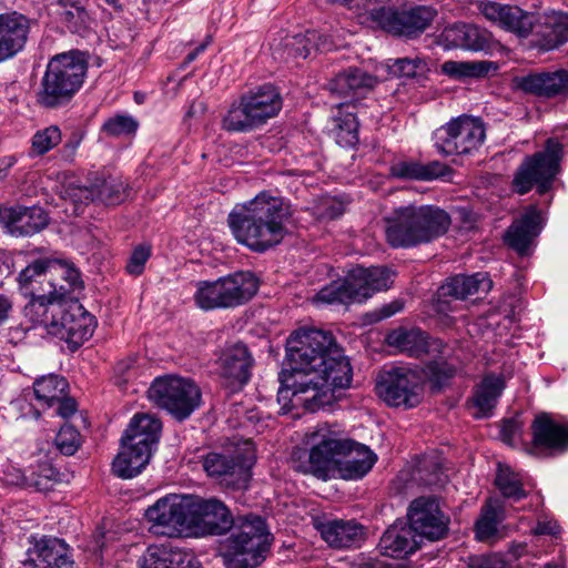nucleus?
<instances>
[{"label":"nucleus","mask_w":568,"mask_h":568,"mask_svg":"<svg viewBox=\"0 0 568 568\" xmlns=\"http://www.w3.org/2000/svg\"><path fill=\"white\" fill-rule=\"evenodd\" d=\"M291 215V205L283 197L261 192L234 209L229 214L227 223L240 244L263 253L284 240L288 233L285 223Z\"/></svg>","instance_id":"nucleus-1"},{"label":"nucleus","mask_w":568,"mask_h":568,"mask_svg":"<svg viewBox=\"0 0 568 568\" xmlns=\"http://www.w3.org/2000/svg\"><path fill=\"white\" fill-rule=\"evenodd\" d=\"M352 382V367L336 344L329 349L324 359L320 361L318 372H312L306 379H285V389H280V396L292 392V404L302 405L310 412H315L335 399V390L347 388Z\"/></svg>","instance_id":"nucleus-2"},{"label":"nucleus","mask_w":568,"mask_h":568,"mask_svg":"<svg viewBox=\"0 0 568 568\" xmlns=\"http://www.w3.org/2000/svg\"><path fill=\"white\" fill-rule=\"evenodd\" d=\"M386 221V240L392 247L409 248L439 239L450 227L449 214L436 205L408 204L396 207Z\"/></svg>","instance_id":"nucleus-3"},{"label":"nucleus","mask_w":568,"mask_h":568,"mask_svg":"<svg viewBox=\"0 0 568 568\" xmlns=\"http://www.w3.org/2000/svg\"><path fill=\"white\" fill-rule=\"evenodd\" d=\"M230 531L219 546L226 568H256L266 559L274 537L261 516L237 517Z\"/></svg>","instance_id":"nucleus-4"},{"label":"nucleus","mask_w":568,"mask_h":568,"mask_svg":"<svg viewBox=\"0 0 568 568\" xmlns=\"http://www.w3.org/2000/svg\"><path fill=\"white\" fill-rule=\"evenodd\" d=\"M88 71L84 54L69 51L53 57L36 92V102L43 109H60L70 103L81 89Z\"/></svg>","instance_id":"nucleus-5"},{"label":"nucleus","mask_w":568,"mask_h":568,"mask_svg":"<svg viewBox=\"0 0 568 568\" xmlns=\"http://www.w3.org/2000/svg\"><path fill=\"white\" fill-rule=\"evenodd\" d=\"M278 90L267 83L250 90L235 100L223 115L221 126L231 133H245L264 125L282 109Z\"/></svg>","instance_id":"nucleus-6"},{"label":"nucleus","mask_w":568,"mask_h":568,"mask_svg":"<svg viewBox=\"0 0 568 568\" xmlns=\"http://www.w3.org/2000/svg\"><path fill=\"white\" fill-rule=\"evenodd\" d=\"M335 341L331 333L317 328H300L293 332L286 342V368L281 373V382L285 388V379L303 381L312 372H318L320 361L324 359Z\"/></svg>","instance_id":"nucleus-7"},{"label":"nucleus","mask_w":568,"mask_h":568,"mask_svg":"<svg viewBox=\"0 0 568 568\" xmlns=\"http://www.w3.org/2000/svg\"><path fill=\"white\" fill-rule=\"evenodd\" d=\"M343 440L344 437L327 424L318 425L315 430L307 434L311 449L295 448L292 452V468L322 480L334 478Z\"/></svg>","instance_id":"nucleus-8"},{"label":"nucleus","mask_w":568,"mask_h":568,"mask_svg":"<svg viewBox=\"0 0 568 568\" xmlns=\"http://www.w3.org/2000/svg\"><path fill=\"white\" fill-rule=\"evenodd\" d=\"M393 276L394 273L386 266L356 267L343 280L323 287L316 294V300L326 304L363 303L375 292L387 290L393 283Z\"/></svg>","instance_id":"nucleus-9"},{"label":"nucleus","mask_w":568,"mask_h":568,"mask_svg":"<svg viewBox=\"0 0 568 568\" xmlns=\"http://www.w3.org/2000/svg\"><path fill=\"white\" fill-rule=\"evenodd\" d=\"M258 281L251 272H236L216 281L197 283L196 305L204 311L234 308L247 303L257 292Z\"/></svg>","instance_id":"nucleus-10"},{"label":"nucleus","mask_w":568,"mask_h":568,"mask_svg":"<svg viewBox=\"0 0 568 568\" xmlns=\"http://www.w3.org/2000/svg\"><path fill=\"white\" fill-rule=\"evenodd\" d=\"M255 456L252 443L210 452L202 456V467L220 485L236 490L247 489Z\"/></svg>","instance_id":"nucleus-11"},{"label":"nucleus","mask_w":568,"mask_h":568,"mask_svg":"<svg viewBox=\"0 0 568 568\" xmlns=\"http://www.w3.org/2000/svg\"><path fill=\"white\" fill-rule=\"evenodd\" d=\"M562 144L554 138L546 141L545 149L528 155L518 166L513 187L519 194L528 193L532 187L539 194L547 193L560 170Z\"/></svg>","instance_id":"nucleus-12"},{"label":"nucleus","mask_w":568,"mask_h":568,"mask_svg":"<svg viewBox=\"0 0 568 568\" xmlns=\"http://www.w3.org/2000/svg\"><path fill=\"white\" fill-rule=\"evenodd\" d=\"M148 396L154 405L180 422L189 418L202 404V393L195 382L176 375L155 378Z\"/></svg>","instance_id":"nucleus-13"},{"label":"nucleus","mask_w":568,"mask_h":568,"mask_svg":"<svg viewBox=\"0 0 568 568\" xmlns=\"http://www.w3.org/2000/svg\"><path fill=\"white\" fill-rule=\"evenodd\" d=\"M423 389V376L405 366L385 368L376 377V394L388 406L416 407L422 402Z\"/></svg>","instance_id":"nucleus-14"},{"label":"nucleus","mask_w":568,"mask_h":568,"mask_svg":"<svg viewBox=\"0 0 568 568\" xmlns=\"http://www.w3.org/2000/svg\"><path fill=\"white\" fill-rule=\"evenodd\" d=\"M486 130L480 119L462 115L438 128L434 134L436 150L445 155L469 154L485 141Z\"/></svg>","instance_id":"nucleus-15"},{"label":"nucleus","mask_w":568,"mask_h":568,"mask_svg":"<svg viewBox=\"0 0 568 568\" xmlns=\"http://www.w3.org/2000/svg\"><path fill=\"white\" fill-rule=\"evenodd\" d=\"M191 495H168L158 499L145 511L150 530L160 536L178 537L191 529Z\"/></svg>","instance_id":"nucleus-16"},{"label":"nucleus","mask_w":568,"mask_h":568,"mask_svg":"<svg viewBox=\"0 0 568 568\" xmlns=\"http://www.w3.org/2000/svg\"><path fill=\"white\" fill-rule=\"evenodd\" d=\"M55 310L57 322L52 325V335L65 341L74 352L93 335L97 321L75 300H63L61 308Z\"/></svg>","instance_id":"nucleus-17"},{"label":"nucleus","mask_w":568,"mask_h":568,"mask_svg":"<svg viewBox=\"0 0 568 568\" xmlns=\"http://www.w3.org/2000/svg\"><path fill=\"white\" fill-rule=\"evenodd\" d=\"M437 12L428 6H416L406 10L379 8L373 12L374 20L387 32L414 38L423 33Z\"/></svg>","instance_id":"nucleus-18"},{"label":"nucleus","mask_w":568,"mask_h":568,"mask_svg":"<svg viewBox=\"0 0 568 568\" xmlns=\"http://www.w3.org/2000/svg\"><path fill=\"white\" fill-rule=\"evenodd\" d=\"M407 519L419 539L439 540L448 531L449 518L440 509L435 496L415 498L407 509Z\"/></svg>","instance_id":"nucleus-19"},{"label":"nucleus","mask_w":568,"mask_h":568,"mask_svg":"<svg viewBox=\"0 0 568 568\" xmlns=\"http://www.w3.org/2000/svg\"><path fill=\"white\" fill-rule=\"evenodd\" d=\"M532 439L527 453L548 457L568 450V426L556 422L547 413L537 415L531 424Z\"/></svg>","instance_id":"nucleus-20"},{"label":"nucleus","mask_w":568,"mask_h":568,"mask_svg":"<svg viewBox=\"0 0 568 568\" xmlns=\"http://www.w3.org/2000/svg\"><path fill=\"white\" fill-rule=\"evenodd\" d=\"M191 509V529L196 528L203 535H224L236 524L230 509L216 498L192 496Z\"/></svg>","instance_id":"nucleus-21"},{"label":"nucleus","mask_w":568,"mask_h":568,"mask_svg":"<svg viewBox=\"0 0 568 568\" xmlns=\"http://www.w3.org/2000/svg\"><path fill=\"white\" fill-rule=\"evenodd\" d=\"M479 10L487 20L520 38H527L537 22L534 12L525 11L517 6L483 1L479 3Z\"/></svg>","instance_id":"nucleus-22"},{"label":"nucleus","mask_w":568,"mask_h":568,"mask_svg":"<svg viewBox=\"0 0 568 568\" xmlns=\"http://www.w3.org/2000/svg\"><path fill=\"white\" fill-rule=\"evenodd\" d=\"M334 478L358 480L366 476L377 460L376 454L366 445L345 438Z\"/></svg>","instance_id":"nucleus-23"},{"label":"nucleus","mask_w":568,"mask_h":568,"mask_svg":"<svg viewBox=\"0 0 568 568\" xmlns=\"http://www.w3.org/2000/svg\"><path fill=\"white\" fill-rule=\"evenodd\" d=\"M28 556L24 568H72L73 565L69 546L55 537L42 536L34 540Z\"/></svg>","instance_id":"nucleus-24"},{"label":"nucleus","mask_w":568,"mask_h":568,"mask_svg":"<svg viewBox=\"0 0 568 568\" xmlns=\"http://www.w3.org/2000/svg\"><path fill=\"white\" fill-rule=\"evenodd\" d=\"M252 366L253 357L243 343L229 346L219 361L220 375L233 392L250 381Z\"/></svg>","instance_id":"nucleus-25"},{"label":"nucleus","mask_w":568,"mask_h":568,"mask_svg":"<svg viewBox=\"0 0 568 568\" xmlns=\"http://www.w3.org/2000/svg\"><path fill=\"white\" fill-rule=\"evenodd\" d=\"M31 21L17 11L0 14V62L23 50L30 33Z\"/></svg>","instance_id":"nucleus-26"},{"label":"nucleus","mask_w":568,"mask_h":568,"mask_svg":"<svg viewBox=\"0 0 568 568\" xmlns=\"http://www.w3.org/2000/svg\"><path fill=\"white\" fill-rule=\"evenodd\" d=\"M0 222L14 236H31L49 223L48 214L40 206H10L0 210Z\"/></svg>","instance_id":"nucleus-27"},{"label":"nucleus","mask_w":568,"mask_h":568,"mask_svg":"<svg viewBox=\"0 0 568 568\" xmlns=\"http://www.w3.org/2000/svg\"><path fill=\"white\" fill-rule=\"evenodd\" d=\"M422 540L408 523L397 520L382 535L378 547L384 556L405 558L420 547Z\"/></svg>","instance_id":"nucleus-28"},{"label":"nucleus","mask_w":568,"mask_h":568,"mask_svg":"<svg viewBox=\"0 0 568 568\" xmlns=\"http://www.w3.org/2000/svg\"><path fill=\"white\" fill-rule=\"evenodd\" d=\"M517 87L526 93L541 98H555L568 93V72L529 73L516 79Z\"/></svg>","instance_id":"nucleus-29"},{"label":"nucleus","mask_w":568,"mask_h":568,"mask_svg":"<svg viewBox=\"0 0 568 568\" xmlns=\"http://www.w3.org/2000/svg\"><path fill=\"white\" fill-rule=\"evenodd\" d=\"M387 339L390 345L397 347L400 352L417 358L424 355L443 353L442 341L430 339L419 328L396 329L388 335Z\"/></svg>","instance_id":"nucleus-30"},{"label":"nucleus","mask_w":568,"mask_h":568,"mask_svg":"<svg viewBox=\"0 0 568 568\" xmlns=\"http://www.w3.org/2000/svg\"><path fill=\"white\" fill-rule=\"evenodd\" d=\"M491 288V281L487 273L478 272L473 275H456L447 280L438 288L439 305L446 303L444 298L453 297L455 300H465L471 295L487 293ZM444 311L443 306H439Z\"/></svg>","instance_id":"nucleus-31"},{"label":"nucleus","mask_w":568,"mask_h":568,"mask_svg":"<svg viewBox=\"0 0 568 568\" xmlns=\"http://www.w3.org/2000/svg\"><path fill=\"white\" fill-rule=\"evenodd\" d=\"M51 261L39 258L23 268L18 277L20 290L26 296L52 295L57 283L50 276Z\"/></svg>","instance_id":"nucleus-32"},{"label":"nucleus","mask_w":568,"mask_h":568,"mask_svg":"<svg viewBox=\"0 0 568 568\" xmlns=\"http://www.w3.org/2000/svg\"><path fill=\"white\" fill-rule=\"evenodd\" d=\"M540 231L541 214L535 206H530L509 226L505 240L511 248L524 255Z\"/></svg>","instance_id":"nucleus-33"},{"label":"nucleus","mask_w":568,"mask_h":568,"mask_svg":"<svg viewBox=\"0 0 568 568\" xmlns=\"http://www.w3.org/2000/svg\"><path fill=\"white\" fill-rule=\"evenodd\" d=\"M152 448L133 443H122L121 450L112 464L114 475L130 479L139 475L149 464Z\"/></svg>","instance_id":"nucleus-34"},{"label":"nucleus","mask_w":568,"mask_h":568,"mask_svg":"<svg viewBox=\"0 0 568 568\" xmlns=\"http://www.w3.org/2000/svg\"><path fill=\"white\" fill-rule=\"evenodd\" d=\"M449 168L439 162L432 161L426 164L415 160H404L393 163L390 175L400 180L432 181L449 173Z\"/></svg>","instance_id":"nucleus-35"},{"label":"nucleus","mask_w":568,"mask_h":568,"mask_svg":"<svg viewBox=\"0 0 568 568\" xmlns=\"http://www.w3.org/2000/svg\"><path fill=\"white\" fill-rule=\"evenodd\" d=\"M321 535L331 547L349 548L361 544L364 529L353 520H333L321 526Z\"/></svg>","instance_id":"nucleus-36"},{"label":"nucleus","mask_w":568,"mask_h":568,"mask_svg":"<svg viewBox=\"0 0 568 568\" xmlns=\"http://www.w3.org/2000/svg\"><path fill=\"white\" fill-rule=\"evenodd\" d=\"M161 422L150 414H136L131 419L122 443H133L149 448H155L160 438Z\"/></svg>","instance_id":"nucleus-37"},{"label":"nucleus","mask_w":568,"mask_h":568,"mask_svg":"<svg viewBox=\"0 0 568 568\" xmlns=\"http://www.w3.org/2000/svg\"><path fill=\"white\" fill-rule=\"evenodd\" d=\"M62 301L49 294L32 296L24 306V316L34 326H42L52 335V325L57 322L55 308H61Z\"/></svg>","instance_id":"nucleus-38"},{"label":"nucleus","mask_w":568,"mask_h":568,"mask_svg":"<svg viewBox=\"0 0 568 568\" xmlns=\"http://www.w3.org/2000/svg\"><path fill=\"white\" fill-rule=\"evenodd\" d=\"M377 79L368 72L358 68H349L339 72L327 83V89L337 95L348 97L363 90L374 88Z\"/></svg>","instance_id":"nucleus-39"},{"label":"nucleus","mask_w":568,"mask_h":568,"mask_svg":"<svg viewBox=\"0 0 568 568\" xmlns=\"http://www.w3.org/2000/svg\"><path fill=\"white\" fill-rule=\"evenodd\" d=\"M284 47L288 55L306 59L313 50L329 51L335 44L329 37L316 30H307L303 34L285 38Z\"/></svg>","instance_id":"nucleus-40"},{"label":"nucleus","mask_w":568,"mask_h":568,"mask_svg":"<svg viewBox=\"0 0 568 568\" xmlns=\"http://www.w3.org/2000/svg\"><path fill=\"white\" fill-rule=\"evenodd\" d=\"M537 33L539 45L544 50H554L565 44L568 42V14L565 12L546 14Z\"/></svg>","instance_id":"nucleus-41"},{"label":"nucleus","mask_w":568,"mask_h":568,"mask_svg":"<svg viewBox=\"0 0 568 568\" xmlns=\"http://www.w3.org/2000/svg\"><path fill=\"white\" fill-rule=\"evenodd\" d=\"M504 388L505 381L500 375L490 374L483 378L473 397V404L478 409L475 414L477 418L489 416Z\"/></svg>","instance_id":"nucleus-42"},{"label":"nucleus","mask_w":568,"mask_h":568,"mask_svg":"<svg viewBox=\"0 0 568 568\" xmlns=\"http://www.w3.org/2000/svg\"><path fill=\"white\" fill-rule=\"evenodd\" d=\"M504 505L497 498H489L483 506L480 516L475 524L476 538L488 541L497 535L498 526L504 520Z\"/></svg>","instance_id":"nucleus-43"},{"label":"nucleus","mask_w":568,"mask_h":568,"mask_svg":"<svg viewBox=\"0 0 568 568\" xmlns=\"http://www.w3.org/2000/svg\"><path fill=\"white\" fill-rule=\"evenodd\" d=\"M68 388L67 379L54 374L37 378L33 383L36 398L43 407L55 406L57 400L65 397Z\"/></svg>","instance_id":"nucleus-44"},{"label":"nucleus","mask_w":568,"mask_h":568,"mask_svg":"<svg viewBox=\"0 0 568 568\" xmlns=\"http://www.w3.org/2000/svg\"><path fill=\"white\" fill-rule=\"evenodd\" d=\"M50 276H59L64 281V284H57V293H52L55 297L64 300L63 297L78 288L82 287L80 273L73 266L65 263H58L51 261Z\"/></svg>","instance_id":"nucleus-45"},{"label":"nucleus","mask_w":568,"mask_h":568,"mask_svg":"<svg viewBox=\"0 0 568 568\" xmlns=\"http://www.w3.org/2000/svg\"><path fill=\"white\" fill-rule=\"evenodd\" d=\"M464 49L473 51L493 52L499 43L494 40L491 33L474 24H465Z\"/></svg>","instance_id":"nucleus-46"},{"label":"nucleus","mask_w":568,"mask_h":568,"mask_svg":"<svg viewBox=\"0 0 568 568\" xmlns=\"http://www.w3.org/2000/svg\"><path fill=\"white\" fill-rule=\"evenodd\" d=\"M495 484L506 498L519 500L526 496L521 478L508 466L499 465Z\"/></svg>","instance_id":"nucleus-47"},{"label":"nucleus","mask_w":568,"mask_h":568,"mask_svg":"<svg viewBox=\"0 0 568 568\" xmlns=\"http://www.w3.org/2000/svg\"><path fill=\"white\" fill-rule=\"evenodd\" d=\"M490 62H458L446 61L442 64V71L454 78H479L490 70Z\"/></svg>","instance_id":"nucleus-48"},{"label":"nucleus","mask_w":568,"mask_h":568,"mask_svg":"<svg viewBox=\"0 0 568 568\" xmlns=\"http://www.w3.org/2000/svg\"><path fill=\"white\" fill-rule=\"evenodd\" d=\"M93 187L97 201L106 205L119 204L125 199V185L119 178L109 176Z\"/></svg>","instance_id":"nucleus-49"},{"label":"nucleus","mask_w":568,"mask_h":568,"mask_svg":"<svg viewBox=\"0 0 568 568\" xmlns=\"http://www.w3.org/2000/svg\"><path fill=\"white\" fill-rule=\"evenodd\" d=\"M336 142L343 146H354L358 142V122L356 116L347 112L335 119Z\"/></svg>","instance_id":"nucleus-50"},{"label":"nucleus","mask_w":568,"mask_h":568,"mask_svg":"<svg viewBox=\"0 0 568 568\" xmlns=\"http://www.w3.org/2000/svg\"><path fill=\"white\" fill-rule=\"evenodd\" d=\"M61 20L71 33L82 38L88 37L93 31L94 20L84 7L75 11H62Z\"/></svg>","instance_id":"nucleus-51"},{"label":"nucleus","mask_w":568,"mask_h":568,"mask_svg":"<svg viewBox=\"0 0 568 568\" xmlns=\"http://www.w3.org/2000/svg\"><path fill=\"white\" fill-rule=\"evenodd\" d=\"M140 568H172L171 546H150L139 561Z\"/></svg>","instance_id":"nucleus-52"},{"label":"nucleus","mask_w":568,"mask_h":568,"mask_svg":"<svg viewBox=\"0 0 568 568\" xmlns=\"http://www.w3.org/2000/svg\"><path fill=\"white\" fill-rule=\"evenodd\" d=\"M59 471L50 464L39 465L37 470H32L24 477V485L33 487L38 491L51 489L52 484L58 480Z\"/></svg>","instance_id":"nucleus-53"},{"label":"nucleus","mask_w":568,"mask_h":568,"mask_svg":"<svg viewBox=\"0 0 568 568\" xmlns=\"http://www.w3.org/2000/svg\"><path fill=\"white\" fill-rule=\"evenodd\" d=\"M386 67L390 77L412 78L415 77L418 71H423L426 68V63L419 58H398L388 60Z\"/></svg>","instance_id":"nucleus-54"},{"label":"nucleus","mask_w":568,"mask_h":568,"mask_svg":"<svg viewBox=\"0 0 568 568\" xmlns=\"http://www.w3.org/2000/svg\"><path fill=\"white\" fill-rule=\"evenodd\" d=\"M61 142V131L57 125H50L38 131L32 138V151L43 155Z\"/></svg>","instance_id":"nucleus-55"},{"label":"nucleus","mask_w":568,"mask_h":568,"mask_svg":"<svg viewBox=\"0 0 568 568\" xmlns=\"http://www.w3.org/2000/svg\"><path fill=\"white\" fill-rule=\"evenodd\" d=\"M81 442L78 429L69 424L63 425L54 438L57 448L67 456L73 455L81 446Z\"/></svg>","instance_id":"nucleus-56"},{"label":"nucleus","mask_w":568,"mask_h":568,"mask_svg":"<svg viewBox=\"0 0 568 568\" xmlns=\"http://www.w3.org/2000/svg\"><path fill=\"white\" fill-rule=\"evenodd\" d=\"M139 126L138 121L128 114H116L108 119L103 124V131L112 136L134 133Z\"/></svg>","instance_id":"nucleus-57"},{"label":"nucleus","mask_w":568,"mask_h":568,"mask_svg":"<svg viewBox=\"0 0 568 568\" xmlns=\"http://www.w3.org/2000/svg\"><path fill=\"white\" fill-rule=\"evenodd\" d=\"M417 476L426 486H442L447 478L437 462L427 459L420 464Z\"/></svg>","instance_id":"nucleus-58"},{"label":"nucleus","mask_w":568,"mask_h":568,"mask_svg":"<svg viewBox=\"0 0 568 568\" xmlns=\"http://www.w3.org/2000/svg\"><path fill=\"white\" fill-rule=\"evenodd\" d=\"M429 381L434 388L442 389L456 374V367L447 362H433L429 366Z\"/></svg>","instance_id":"nucleus-59"},{"label":"nucleus","mask_w":568,"mask_h":568,"mask_svg":"<svg viewBox=\"0 0 568 568\" xmlns=\"http://www.w3.org/2000/svg\"><path fill=\"white\" fill-rule=\"evenodd\" d=\"M151 256V246L141 244L134 247L132 251L129 261L126 263V272L130 275H141L144 271L145 263Z\"/></svg>","instance_id":"nucleus-60"},{"label":"nucleus","mask_w":568,"mask_h":568,"mask_svg":"<svg viewBox=\"0 0 568 568\" xmlns=\"http://www.w3.org/2000/svg\"><path fill=\"white\" fill-rule=\"evenodd\" d=\"M466 23H454L446 27L440 39L447 48H462L464 49V31Z\"/></svg>","instance_id":"nucleus-61"},{"label":"nucleus","mask_w":568,"mask_h":568,"mask_svg":"<svg viewBox=\"0 0 568 568\" xmlns=\"http://www.w3.org/2000/svg\"><path fill=\"white\" fill-rule=\"evenodd\" d=\"M65 197H69L75 203H88L97 201L95 191L93 185L91 187L69 184L64 190Z\"/></svg>","instance_id":"nucleus-62"},{"label":"nucleus","mask_w":568,"mask_h":568,"mask_svg":"<svg viewBox=\"0 0 568 568\" xmlns=\"http://www.w3.org/2000/svg\"><path fill=\"white\" fill-rule=\"evenodd\" d=\"M465 568H506V562L497 554L474 556Z\"/></svg>","instance_id":"nucleus-63"},{"label":"nucleus","mask_w":568,"mask_h":568,"mask_svg":"<svg viewBox=\"0 0 568 568\" xmlns=\"http://www.w3.org/2000/svg\"><path fill=\"white\" fill-rule=\"evenodd\" d=\"M172 568H202V566L192 554L172 547Z\"/></svg>","instance_id":"nucleus-64"}]
</instances>
